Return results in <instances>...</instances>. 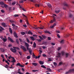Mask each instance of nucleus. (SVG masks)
<instances>
[{
	"instance_id": "nucleus-1",
	"label": "nucleus",
	"mask_w": 74,
	"mask_h": 74,
	"mask_svg": "<svg viewBox=\"0 0 74 74\" xmlns=\"http://www.w3.org/2000/svg\"><path fill=\"white\" fill-rule=\"evenodd\" d=\"M61 54L62 55V56H63V55H64V52L62 51L60 53V52H58L57 55L56 56V58H60Z\"/></svg>"
},
{
	"instance_id": "nucleus-2",
	"label": "nucleus",
	"mask_w": 74,
	"mask_h": 74,
	"mask_svg": "<svg viewBox=\"0 0 74 74\" xmlns=\"http://www.w3.org/2000/svg\"><path fill=\"white\" fill-rule=\"evenodd\" d=\"M72 72H74V69H72L69 70V71L66 72V74H69V73H71Z\"/></svg>"
},
{
	"instance_id": "nucleus-3",
	"label": "nucleus",
	"mask_w": 74,
	"mask_h": 74,
	"mask_svg": "<svg viewBox=\"0 0 74 74\" xmlns=\"http://www.w3.org/2000/svg\"><path fill=\"white\" fill-rule=\"evenodd\" d=\"M53 21L51 20L50 21V23H53V22H56V19L55 18V17L54 16H53Z\"/></svg>"
},
{
	"instance_id": "nucleus-4",
	"label": "nucleus",
	"mask_w": 74,
	"mask_h": 74,
	"mask_svg": "<svg viewBox=\"0 0 74 74\" xmlns=\"http://www.w3.org/2000/svg\"><path fill=\"white\" fill-rule=\"evenodd\" d=\"M10 51H11L12 52H13V53H16V49H13L12 48H11L10 49Z\"/></svg>"
},
{
	"instance_id": "nucleus-5",
	"label": "nucleus",
	"mask_w": 74,
	"mask_h": 74,
	"mask_svg": "<svg viewBox=\"0 0 74 74\" xmlns=\"http://www.w3.org/2000/svg\"><path fill=\"white\" fill-rule=\"evenodd\" d=\"M25 46L27 48V49H29V45L27 42H25Z\"/></svg>"
},
{
	"instance_id": "nucleus-6",
	"label": "nucleus",
	"mask_w": 74,
	"mask_h": 74,
	"mask_svg": "<svg viewBox=\"0 0 74 74\" xmlns=\"http://www.w3.org/2000/svg\"><path fill=\"white\" fill-rule=\"evenodd\" d=\"M21 48H22L23 50L24 51H25V52H26L27 51V49H26V48L25 47L22 46L21 45Z\"/></svg>"
},
{
	"instance_id": "nucleus-7",
	"label": "nucleus",
	"mask_w": 74,
	"mask_h": 74,
	"mask_svg": "<svg viewBox=\"0 0 74 74\" xmlns=\"http://www.w3.org/2000/svg\"><path fill=\"white\" fill-rule=\"evenodd\" d=\"M13 35L14 37H16V38H18V36H17L16 33V32L15 31L13 33Z\"/></svg>"
},
{
	"instance_id": "nucleus-8",
	"label": "nucleus",
	"mask_w": 74,
	"mask_h": 74,
	"mask_svg": "<svg viewBox=\"0 0 74 74\" xmlns=\"http://www.w3.org/2000/svg\"><path fill=\"white\" fill-rule=\"evenodd\" d=\"M27 50H29V54L30 55H32V50L30 48H28V49H27Z\"/></svg>"
},
{
	"instance_id": "nucleus-9",
	"label": "nucleus",
	"mask_w": 74,
	"mask_h": 74,
	"mask_svg": "<svg viewBox=\"0 0 74 74\" xmlns=\"http://www.w3.org/2000/svg\"><path fill=\"white\" fill-rule=\"evenodd\" d=\"M8 39L9 40H10V41L11 42H14V40H13L12 39H11V38L10 37H8Z\"/></svg>"
},
{
	"instance_id": "nucleus-10",
	"label": "nucleus",
	"mask_w": 74,
	"mask_h": 74,
	"mask_svg": "<svg viewBox=\"0 0 74 74\" xmlns=\"http://www.w3.org/2000/svg\"><path fill=\"white\" fill-rule=\"evenodd\" d=\"M60 44H63L64 43V40H62L60 41Z\"/></svg>"
},
{
	"instance_id": "nucleus-11",
	"label": "nucleus",
	"mask_w": 74,
	"mask_h": 74,
	"mask_svg": "<svg viewBox=\"0 0 74 74\" xmlns=\"http://www.w3.org/2000/svg\"><path fill=\"white\" fill-rule=\"evenodd\" d=\"M47 4L49 8H51V7H52L51 5V4L49 3H47Z\"/></svg>"
},
{
	"instance_id": "nucleus-12",
	"label": "nucleus",
	"mask_w": 74,
	"mask_h": 74,
	"mask_svg": "<svg viewBox=\"0 0 74 74\" xmlns=\"http://www.w3.org/2000/svg\"><path fill=\"white\" fill-rule=\"evenodd\" d=\"M60 11V9H59L58 10H55V12L56 14H58V13H59Z\"/></svg>"
},
{
	"instance_id": "nucleus-13",
	"label": "nucleus",
	"mask_w": 74,
	"mask_h": 74,
	"mask_svg": "<svg viewBox=\"0 0 74 74\" xmlns=\"http://www.w3.org/2000/svg\"><path fill=\"white\" fill-rule=\"evenodd\" d=\"M32 64L33 66H37L38 65L37 63L36 62L32 63Z\"/></svg>"
},
{
	"instance_id": "nucleus-14",
	"label": "nucleus",
	"mask_w": 74,
	"mask_h": 74,
	"mask_svg": "<svg viewBox=\"0 0 74 74\" xmlns=\"http://www.w3.org/2000/svg\"><path fill=\"white\" fill-rule=\"evenodd\" d=\"M2 26H3V27H7V25H5V23H3L2 24Z\"/></svg>"
},
{
	"instance_id": "nucleus-15",
	"label": "nucleus",
	"mask_w": 74,
	"mask_h": 74,
	"mask_svg": "<svg viewBox=\"0 0 74 74\" xmlns=\"http://www.w3.org/2000/svg\"><path fill=\"white\" fill-rule=\"evenodd\" d=\"M9 32L10 33V34H12V29L11 28H9Z\"/></svg>"
},
{
	"instance_id": "nucleus-16",
	"label": "nucleus",
	"mask_w": 74,
	"mask_h": 74,
	"mask_svg": "<svg viewBox=\"0 0 74 74\" xmlns=\"http://www.w3.org/2000/svg\"><path fill=\"white\" fill-rule=\"evenodd\" d=\"M39 64H40L42 65V64H44V62L41 61H39Z\"/></svg>"
},
{
	"instance_id": "nucleus-17",
	"label": "nucleus",
	"mask_w": 74,
	"mask_h": 74,
	"mask_svg": "<svg viewBox=\"0 0 74 74\" xmlns=\"http://www.w3.org/2000/svg\"><path fill=\"white\" fill-rule=\"evenodd\" d=\"M45 33H48V34H51V32H49V31H45Z\"/></svg>"
},
{
	"instance_id": "nucleus-18",
	"label": "nucleus",
	"mask_w": 74,
	"mask_h": 74,
	"mask_svg": "<svg viewBox=\"0 0 74 74\" xmlns=\"http://www.w3.org/2000/svg\"><path fill=\"white\" fill-rule=\"evenodd\" d=\"M13 48L14 49H17V50H20V49L19 48V47H13Z\"/></svg>"
},
{
	"instance_id": "nucleus-19",
	"label": "nucleus",
	"mask_w": 74,
	"mask_h": 74,
	"mask_svg": "<svg viewBox=\"0 0 74 74\" xmlns=\"http://www.w3.org/2000/svg\"><path fill=\"white\" fill-rule=\"evenodd\" d=\"M15 73L16 74H23V73H22L20 71H18L17 72L16 71L15 72Z\"/></svg>"
},
{
	"instance_id": "nucleus-20",
	"label": "nucleus",
	"mask_w": 74,
	"mask_h": 74,
	"mask_svg": "<svg viewBox=\"0 0 74 74\" xmlns=\"http://www.w3.org/2000/svg\"><path fill=\"white\" fill-rule=\"evenodd\" d=\"M33 46L34 48H35V47H36V44L35 42H34V44H33Z\"/></svg>"
},
{
	"instance_id": "nucleus-21",
	"label": "nucleus",
	"mask_w": 74,
	"mask_h": 74,
	"mask_svg": "<svg viewBox=\"0 0 74 74\" xmlns=\"http://www.w3.org/2000/svg\"><path fill=\"white\" fill-rule=\"evenodd\" d=\"M42 37H43V38H44V39H45V38H47V37H46L45 36L43 35H42Z\"/></svg>"
},
{
	"instance_id": "nucleus-22",
	"label": "nucleus",
	"mask_w": 74,
	"mask_h": 74,
	"mask_svg": "<svg viewBox=\"0 0 74 74\" xmlns=\"http://www.w3.org/2000/svg\"><path fill=\"white\" fill-rule=\"evenodd\" d=\"M0 4L2 5H3L4 4V2L1 1L0 2Z\"/></svg>"
},
{
	"instance_id": "nucleus-23",
	"label": "nucleus",
	"mask_w": 74,
	"mask_h": 74,
	"mask_svg": "<svg viewBox=\"0 0 74 74\" xmlns=\"http://www.w3.org/2000/svg\"><path fill=\"white\" fill-rule=\"evenodd\" d=\"M28 34H31V35H33V33H32V32H30V31H28Z\"/></svg>"
},
{
	"instance_id": "nucleus-24",
	"label": "nucleus",
	"mask_w": 74,
	"mask_h": 74,
	"mask_svg": "<svg viewBox=\"0 0 74 74\" xmlns=\"http://www.w3.org/2000/svg\"><path fill=\"white\" fill-rule=\"evenodd\" d=\"M3 66L5 68H6V69H8V65L6 64V65H5V66Z\"/></svg>"
},
{
	"instance_id": "nucleus-25",
	"label": "nucleus",
	"mask_w": 74,
	"mask_h": 74,
	"mask_svg": "<svg viewBox=\"0 0 74 74\" xmlns=\"http://www.w3.org/2000/svg\"><path fill=\"white\" fill-rule=\"evenodd\" d=\"M10 22L12 23H16V22L14 21H10Z\"/></svg>"
},
{
	"instance_id": "nucleus-26",
	"label": "nucleus",
	"mask_w": 74,
	"mask_h": 74,
	"mask_svg": "<svg viewBox=\"0 0 74 74\" xmlns=\"http://www.w3.org/2000/svg\"><path fill=\"white\" fill-rule=\"evenodd\" d=\"M35 5L36 7H40V4H35Z\"/></svg>"
},
{
	"instance_id": "nucleus-27",
	"label": "nucleus",
	"mask_w": 74,
	"mask_h": 74,
	"mask_svg": "<svg viewBox=\"0 0 74 74\" xmlns=\"http://www.w3.org/2000/svg\"><path fill=\"white\" fill-rule=\"evenodd\" d=\"M38 37L40 38V39H41V40H44V38H42L41 36H39Z\"/></svg>"
},
{
	"instance_id": "nucleus-28",
	"label": "nucleus",
	"mask_w": 74,
	"mask_h": 74,
	"mask_svg": "<svg viewBox=\"0 0 74 74\" xmlns=\"http://www.w3.org/2000/svg\"><path fill=\"white\" fill-rule=\"evenodd\" d=\"M12 60L11 61L12 63H15L16 62V60Z\"/></svg>"
},
{
	"instance_id": "nucleus-29",
	"label": "nucleus",
	"mask_w": 74,
	"mask_h": 74,
	"mask_svg": "<svg viewBox=\"0 0 74 74\" xmlns=\"http://www.w3.org/2000/svg\"><path fill=\"white\" fill-rule=\"evenodd\" d=\"M26 23L27 25L29 26H30V25L29 24V22H28V21H27V20H26Z\"/></svg>"
},
{
	"instance_id": "nucleus-30",
	"label": "nucleus",
	"mask_w": 74,
	"mask_h": 74,
	"mask_svg": "<svg viewBox=\"0 0 74 74\" xmlns=\"http://www.w3.org/2000/svg\"><path fill=\"white\" fill-rule=\"evenodd\" d=\"M41 67H42V68H44V69H46V67L45 66H44V65H41Z\"/></svg>"
},
{
	"instance_id": "nucleus-31",
	"label": "nucleus",
	"mask_w": 74,
	"mask_h": 74,
	"mask_svg": "<svg viewBox=\"0 0 74 74\" xmlns=\"http://www.w3.org/2000/svg\"><path fill=\"white\" fill-rule=\"evenodd\" d=\"M4 5V7H5V8H7V7H8V6L7 4H4V5Z\"/></svg>"
},
{
	"instance_id": "nucleus-32",
	"label": "nucleus",
	"mask_w": 74,
	"mask_h": 74,
	"mask_svg": "<svg viewBox=\"0 0 74 74\" xmlns=\"http://www.w3.org/2000/svg\"><path fill=\"white\" fill-rule=\"evenodd\" d=\"M30 38H31V39H32V41H34V40H35V39H34V38L33 37H30Z\"/></svg>"
},
{
	"instance_id": "nucleus-33",
	"label": "nucleus",
	"mask_w": 74,
	"mask_h": 74,
	"mask_svg": "<svg viewBox=\"0 0 74 74\" xmlns=\"http://www.w3.org/2000/svg\"><path fill=\"white\" fill-rule=\"evenodd\" d=\"M21 34H22V35H25V32H21Z\"/></svg>"
},
{
	"instance_id": "nucleus-34",
	"label": "nucleus",
	"mask_w": 74,
	"mask_h": 74,
	"mask_svg": "<svg viewBox=\"0 0 74 74\" xmlns=\"http://www.w3.org/2000/svg\"><path fill=\"white\" fill-rule=\"evenodd\" d=\"M14 17H18L19 15L18 14H15L14 16Z\"/></svg>"
},
{
	"instance_id": "nucleus-35",
	"label": "nucleus",
	"mask_w": 74,
	"mask_h": 74,
	"mask_svg": "<svg viewBox=\"0 0 74 74\" xmlns=\"http://www.w3.org/2000/svg\"><path fill=\"white\" fill-rule=\"evenodd\" d=\"M0 49L2 52H5V50H4V49L3 48H0Z\"/></svg>"
},
{
	"instance_id": "nucleus-36",
	"label": "nucleus",
	"mask_w": 74,
	"mask_h": 74,
	"mask_svg": "<svg viewBox=\"0 0 74 74\" xmlns=\"http://www.w3.org/2000/svg\"><path fill=\"white\" fill-rule=\"evenodd\" d=\"M47 70L48 71L49 70V71H50V72L52 71V70H51V69H50V68H47Z\"/></svg>"
},
{
	"instance_id": "nucleus-37",
	"label": "nucleus",
	"mask_w": 74,
	"mask_h": 74,
	"mask_svg": "<svg viewBox=\"0 0 74 74\" xmlns=\"http://www.w3.org/2000/svg\"><path fill=\"white\" fill-rule=\"evenodd\" d=\"M32 72H36V71H37V72H38V71H39L38 70H32Z\"/></svg>"
},
{
	"instance_id": "nucleus-38",
	"label": "nucleus",
	"mask_w": 74,
	"mask_h": 74,
	"mask_svg": "<svg viewBox=\"0 0 74 74\" xmlns=\"http://www.w3.org/2000/svg\"><path fill=\"white\" fill-rule=\"evenodd\" d=\"M37 41H38V42H41V39H36Z\"/></svg>"
},
{
	"instance_id": "nucleus-39",
	"label": "nucleus",
	"mask_w": 74,
	"mask_h": 74,
	"mask_svg": "<svg viewBox=\"0 0 74 74\" xmlns=\"http://www.w3.org/2000/svg\"><path fill=\"white\" fill-rule=\"evenodd\" d=\"M61 49V47H58L57 49V51H59Z\"/></svg>"
},
{
	"instance_id": "nucleus-40",
	"label": "nucleus",
	"mask_w": 74,
	"mask_h": 74,
	"mask_svg": "<svg viewBox=\"0 0 74 74\" xmlns=\"http://www.w3.org/2000/svg\"><path fill=\"white\" fill-rule=\"evenodd\" d=\"M53 64H54V66H57V63L55 62H53Z\"/></svg>"
},
{
	"instance_id": "nucleus-41",
	"label": "nucleus",
	"mask_w": 74,
	"mask_h": 74,
	"mask_svg": "<svg viewBox=\"0 0 74 74\" xmlns=\"http://www.w3.org/2000/svg\"><path fill=\"white\" fill-rule=\"evenodd\" d=\"M16 66H21V64L19 63H18L16 64Z\"/></svg>"
},
{
	"instance_id": "nucleus-42",
	"label": "nucleus",
	"mask_w": 74,
	"mask_h": 74,
	"mask_svg": "<svg viewBox=\"0 0 74 74\" xmlns=\"http://www.w3.org/2000/svg\"><path fill=\"white\" fill-rule=\"evenodd\" d=\"M51 61H52V60L51 59L49 58L48 59V60H47V62H51Z\"/></svg>"
},
{
	"instance_id": "nucleus-43",
	"label": "nucleus",
	"mask_w": 74,
	"mask_h": 74,
	"mask_svg": "<svg viewBox=\"0 0 74 74\" xmlns=\"http://www.w3.org/2000/svg\"><path fill=\"white\" fill-rule=\"evenodd\" d=\"M26 40H27V42L28 43H30V41H29V39H28L27 38H26Z\"/></svg>"
},
{
	"instance_id": "nucleus-44",
	"label": "nucleus",
	"mask_w": 74,
	"mask_h": 74,
	"mask_svg": "<svg viewBox=\"0 0 74 74\" xmlns=\"http://www.w3.org/2000/svg\"><path fill=\"white\" fill-rule=\"evenodd\" d=\"M19 2L20 3H24V2L23 1V0H21L20 1H19Z\"/></svg>"
},
{
	"instance_id": "nucleus-45",
	"label": "nucleus",
	"mask_w": 74,
	"mask_h": 74,
	"mask_svg": "<svg viewBox=\"0 0 74 74\" xmlns=\"http://www.w3.org/2000/svg\"><path fill=\"white\" fill-rule=\"evenodd\" d=\"M3 41L4 42H6V40H7L6 39H5V38H3Z\"/></svg>"
},
{
	"instance_id": "nucleus-46",
	"label": "nucleus",
	"mask_w": 74,
	"mask_h": 74,
	"mask_svg": "<svg viewBox=\"0 0 74 74\" xmlns=\"http://www.w3.org/2000/svg\"><path fill=\"white\" fill-rule=\"evenodd\" d=\"M16 42H17V44H19V40L18 39H16Z\"/></svg>"
},
{
	"instance_id": "nucleus-47",
	"label": "nucleus",
	"mask_w": 74,
	"mask_h": 74,
	"mask_svg": "<svg viewBox=\"0 0 74 74\" xmlns=\"http://www.w3.org/2000/svg\"><path fill=\"white\" fill-rule=\"evenodd\" d=\"M27 59H30V56H28L27 57Z\"/></svg>"
},
{
	"instance_id": "nucleus-48",
	"label": "nucleus",
	"mask_w": 74,
	"mask_h": 74,
	"mask_svg": "<svg viewBox=\"0 0 74 74\" xmlns=\"http://www.w3.org/2000/svg\"><path fill=\"white\" fill-rule=\"evenodd\" d=\"M18 53L20 54V55L21 56V55H22V52L18 51Z\"/></svg>"
},
{
	"instance_id": "nucleus-49",
	"label": "nucleus",
	"mask_w": 74,
	"mask_h": 74,
	"mask_svg": "<svg viewBox=\"0 0 74 74\" xmlns=\"http://www.w3.org/2000/svg\"><path fill=\"white\" fill-rule=\"evenodd\" d=\"M16 4V2H14L12 3V5H15Z\"/></svg>"
},
{
	"instance_id": "nucleus-50",
	"label": "nucleus",
	"mask_w": 74,
	"mask_h": 74,
	"mask_svg": "<svg viewBox=\"0 0 74 74\" xmlns=\"http://www.w3.org/2000/svg\"><path fill=\"white\" fill-rule=\"evenodd\" d=\"M62 62H60L59 64V66H60L61 65H62Z\"/></svg>"
},
{
	"instance_id": "nucleus-51",
	"label": "nucleus",
	"mask_w": 74,
	"mask_h": 74,
	"mask_svg": "<svg viewBox=\"0 0 74 74\" xmlns=\"http://www.w3.org/2000/svg\"><path fill=\"white\" fill-rule=\"evenodd\" d=\"M47 39L48 40H51V38L50 37H48Z\"/></svg>"
},
{
	"instance_id": "nucleus-52",
	"label": "nucleus",
	"mask_w": 74,
	"mask_h": 74,
	"mask_svg": "<svg viewBox=\"0 0 74 74\" xmlns=\"http://www.w3.org/2000/svg\"><path fill=\"white\" fill-rule=\"evenodd\" d=\"M42 56H43V57H47V56L45 54H42Z\"/></svg>"
},
{
	"instance_id": "nucleus-53",
	"label": "nucleus",
	"mask_w": 74,
	"mask_h": 74,
	"mask_svg": "<svg viewBox=\"0 0 74 74\" xmlns=\"http://www.w3.org/2000/svg\"><path fill=\"white\" fill-rule=\"evenodd\" d=\"M57 37H58V38H60V35L59 34H58L57 35Z\"/></svg>"
},
{
	"instance_id": "nucleus-54",
	"label": "nucleus",
	"mask_w": 74,
	"mask_h": 74,
	"mask_svg": "<svg viewBox=\"0 0 74 74\" xmlns=\"http://www.w3.org/2000/svg\"><path fill=\"white\" fill-rule=\"evenodd\" d=\"M56 32L57 33H60V31L56 30Z\"/></svg>"
},
{
	"instance_id": "nucleus-55",
	"label": "nucleus",
	"mask_w": 74,
	"mask_h": 74,
	"mask_svg": "<svg viewBox=\"0 0 74 74\" xmlns=\"http://www.w3.org/2000/svg\"><path fill=\"white\" fill-rule=\"evenodd\" d=\"M51 44L52 45H55V44L53 42L51 43Z\"/></svg>"
},
{
	"instance_id": "nucleus-56",
	"label": "nucleus",
	"mask_w": 74,
	"mask_h": 74,
	"mask_svg": "<svg viewBox=\"0 0 74 74\" xmlns=\"http://www.w3.org/2000/svg\"><path fill=\"white\" fill-rule=\"evenodd\" d=\"M33 37H36V38H37V35H33Z\"/></svg>"
},
{
	"instance_id": "nucleus-57",
	"label": "nucleus",
	"mask_w": 74,
	"mask_h": 74,
	"mask_svg": "<svg viewBox=\"0 0 74 74\" xmlns=\"http://www.w3.org/2000/svg\"><path fill=\"white\" fill-rule=\"evenodd\" d=\"M0 28H1V29L2 30H4V28H3V27H0Z\"/></svg>"
},
{
	"instance_id": "nucleus-58",
	"label": "nucleus",
	"mask_w": 74,
	"mask_h": 74,
	"mask_svg": "<svg viewBox=\"0 0 74 74\" xmlns=\"http://www.w3.org/2000/svg\"><path fill=\"white\" fill-rule=\"evenodd\" d=\"M50 27H51V29H53V27H54V26L53 25L51 26Z\"/></svg>"
},
{
	"instance_id": "nucleus-59",
	"label": "nucleus",
	"mask_w": 74,
	"mask_h": 74,
	"mask_svg": "<svg viewBox=\"0 0 74 74\" xmlns=\"http://www.w3.org/2000/svg\"><path fill=\"white\" fill-rule=\"evenodd\" d=\"M69 53H66L65 54V56H66V57H68V56H69Z\"/></svg>"
},
{
	"instance_id": "nucleus-60",
	"label": "nucleus",
	"mask_w": 74,
	"mask_h": 74,
	"mask_svg": "<svg viewBox=\"0 0 74 74\" xmlns=\"http://www.w3.org/2000/svg\"><path fill=\"white\" fill-rule=\"evenodd\" d=\"M8 47H12V45L11 44H10L8 45Z\"/></svg>"
},
{
	"instance_id": "nucleus-61",
	"label": "nucleus",
	"mask_w": 74,
	"mask_h": 74,
	"mask_svg": "<svg viewBox=\"0 0 74 74\" xmlns=\"http://www.w3.org/2000/svg\"><path fill=\"white\" fill-rule=\"evenodd\" d=\"M22 15H23V16H24V17H25V18H27V16H25V14H22Z\"/></svg>"
},
{
	"instance_id": "nucleus-62",
	"label": "nucleus",
	"mask_w": 74,
	"mask_h": 74,
	"mask_svg": "<svg viewBox=\"0 0 74 74\" xmlns=\"http://www.w3.org/2000/svg\"><path fill=\"white\" fill-rule=\"evenodd\" d=\"M47 48V47H45V46H43L42 47V48L44 49H45V48Z\"/></svg>"
},
{
	"instance_id": "nucleus-63",
	"label": "nucleus",
	"mask_w": 74,
	"mask_h": 74,
	"mask_svg": "<svg viewBox=\"0 0 74 74\" xmlns=\"http://www.w3.org/2000/svg\"><path fill=\"white\" fill-rule=\"evenodd\" d=\"M24 66L21 64L20 66V67H23Z\"/></svg>"
},
{
	"instance_id": "nucleus-64",
	"label": "nucleus",
	"mask_w": 74,
	"mask_h": 74,
	"mask_svg": "<svg viewBox=\"0 0 74 74\" xmlns=\"http://www.w3.org/2000/svg\"><path fill=\"white\" fill-rule=\"evenodd\" d=\"M23 26H24V27H27V25H23Z\"/></svg>"
}]
</instances>
